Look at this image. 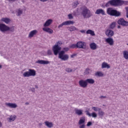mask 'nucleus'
<instances>
[{"instance_id":"obj_13","label":"nucleus","mask_w":128,"mask_h":128,"mask_svg":"<svg viewBox=\"0 0 128 128\" xmlns=\"http://www.w3.org/2000/svg\"><path fill=\"white\" fill-rule=\"evenodd\" d=\"M105 34L107 36H108V38H111V36H114V33L112 30H110V29L109 28L106 31Z\"/></svg>"},{"instance_id":"obj_15","label":"nucleus","mask_w":128,"mask_h":128,"mask_svg":"<svg viewBox=\"0 0 128 128\" xmlns=\"http://www.w3.org/2000/svg\"><path fill=\"white\" fill-rule=\"evenodd\" d=\"M105 42L108 44L110 46H114V39L112 38H108L105 40Z\"/></svg>"},{"instance_id":"obj_52","label":"nucleus","mask_w":128,"mask_h":128,"mask_svg":"<svg viewBox=\"0 0 128 128\" xmlns=\"http://www.w3.org/2000/svg\"><path fill=\"white\" fill-rule=\"evenodd\" d=\"M40 2H48L50 0H40Z\"/></svg>"},{"instance_id":"obj_44","label":"nucleus","mask_w":128,"mask_h":128,"mask_svg":"<svg viewBox=\"0 0 128 128\" xmlns=\"http://www.w3.org/2000/svg\"><path fill=\"white\" fill-rule=\"evenodd\" d=\"M47 54L48 56H52V52L50 50H48L47 52Z\"/></svg>"},{"instance_id":"obj_37","label":"nucleus","mask_w":128,"mask_h":128,"mask_svg":"<svg viewBox=\"0 0 128 128\" xmlns=\"http://www.w3.org/2000/svg\"><path fill=\"white\" fill-rule=\"evenodd\" d=\"M16 120V116H10L9 118V122H14Z\"/></svg>"},{"instance_id":"obj_33","label":"nucleus","mask_w":128,"mask_h":128,"mask_svg":"<svg viewBox=\"0 0 128 128\" xmlns=\"http://www.w3.org/2000/svg\"><path fill=\"white\" fill-rule=\"evenodd\" d=\"M98 114L99 116H104V112L100 110L98 112Z\"/></svg>"},{"instance_id":"obj_7","label":"nucleus","mask_w":128,"mask_h":128,"mask_svg":"<svg viewBox=\"0 0 128 128\" xmlns=\"http://www.w3.org/2000/svg\"><path fill=\"white\" fill-rule=\"evenodd\" d=\"M74 24V22L72 20L64 22L58 26V28H60L64 26H70V24Z\"/></svg>"},{"instance_id":"obj_1","label":"nucleus","mask_w":128,"mask_h":128,"mask_svg":"<svg viewBox=\"0 0 128 128\" xmlns=\"http://www.w3.org/2000/svg\"><path fill=\"white\" fill-rule=\"evenodd\" d=\"M81 10V14L84 18H90L92 16V13L87 7H83Z\"/></svg>"},{"instance_id":"obj_12","label":"nucleus","mask_w":128,"mask_h":128,"mask_svg":"<svg viewBox=\"0 0 128 128\" xmlns=\"http://www.w3.org/2000/svg\"><path fill=\"white\" fill-rule=\"evenodd\" d=\"M5 104L10 108H18V104L16 103L6 102Z\"/></svg>"},{"instance_id":"obj_55","label":"nucleus","mask_w":128,"mask_h":128,"mask_svg":"<svg viewBox=\"0 0 128 128\" xmlns=\"http://www.w3.org/2000/svg\"><path fill=\"white\" fill-rule=\"evenodd\" d=\"M118 28H120V26H118Z\"/></svg>"},{"instance_id":"obj_8","label":"nucleus","mask_w":128,"mask_h":128,"mask_svg":"<svg viewBox=\"0 0 128 128\" xmlns=\"http://www.w3.org/2000/svg\"><path fill=\"white\" fill-rule=\"evenodd\" d=\"M61 50L62 48H60V46H58V45H54L52 48V50L55 56H57L58 54L60 52V50Z\"/></svg>"},{"instance_id":"obj_41","label":"nucleus","mask_w":128,"mask_h":128,"mask_svg":"<svg viewBox=\"0 0 128 128\" xmlns=\"http://www.w3.org/2000/svg\"><path fill=\"white\" fill-rule=\"evenodd\" d=\"M62 44V41H58L55 45L57 46H60Z\"/></svg>"},{"instance_id":"obj_56","label":"nucleus","mask_w":128,"mask_h":128,"mask_svg":"<svg viewBox=\"0 0 128 128\" xmlns=\"http://www.w3.org/2000/svg\"><path fill=\"white\" fill-rule=\"evenodd\" d=\"M39 126H42V123H39Z\"/></svg>"},{"instance_id":"obj_18","label":"nucleus","mask_w":128,"mask_h":128,"mask_svg":"<svg viewBox=\"0 0 128 128\" xmlns=\"http://www.w3.org/2000/svg\"><path fill=\"white\" fill-rule=\"evenodd\" d=\"M52 22L53 20L52 19L48 20L44 24V28H48V26H50L52 24Z\"/></svg>"},{"instance_id":"obj_9","label":"nucleus","mask_w":128,"mask_h":128,"mask_svg":"<svg viewBox=\"0 0 128 128\" xmlns=\"http://www.w3.org/2000/svg\"><path fill=\"white\" fill-rule=\"evenodd\" d=\"M118 24H120L121 26H128V22L126 21L124 18H120L118 22Z\"/></svg>"},{"instance_id":"obj_45","label":"nucleus","mask_w":128,"mask_h":128,"mask_svg":"<svg viewBox=\"0 0 128 128\" xmlns=\"http://www.w3.org/2000/svg\"><path fill=\"white\" fill-rule=\"evenodd\" d=\"M126 16L127 18H128V7H126Z\"/></svg>"},{"instance_id":"obj_31","label":"nucleus","mask_w":128,"mask_h":128,"mask_svg":"<svg viewBox=\"0 0 128 128\" xmlns=\"http://www.w3.org/2000/svg\"><path fill=\"white\" fill-rule=\"evenodd\" d=\"M16 12L18 16H20V15L22 14V10L18 9Z\"/></svg>"},{"instance_id":"obj_42","label":"nucleus","mask_w":128,"mask_h":128,"mask_svg":"<svg viewBox=\"0 0 128 128\" xmlns=\"http://www.w3.org/2000/svg\"><path fill=\"white\" fill-rule=\"evenodd\" d=\"M68 18L69 20H72V18H74V16H72V14H68Z\"/></svg>"},{"instance_id":"obj_11","label":"nucleus","mask_w":128,"mask_h":128,"mask_svg":"<svg viewBox=\"0 0 128 128\" xmlns=\"http://www.w3.org/2000/svg\"><path fill=\"white\" fill-rule=\"evenodd\" d=\"M79 86L81 88H86L88 86V84L86 83V80H81L79 81Z\"/></svg>"},{"instance_id":"obj_49","label":"nucleus","mask_w":128,"mask_h":128,"mask_svg":"<svg viewBox=\"0 0 128 128\" xmlns=\"http://www.w3.org/2000/svg\"><path fill=\"white\" fill-rule=\"evenodd\" d=\"M31 91L32 92H36V88H31Z\"/></svg>"},{"instance_id":"obj_35","label":"nucleus","mask_w":128,"mask_h":128,"mask_svg":"<svg viewBox=\"0 0 128 128\" xmlns=\"http://www.w3.org/2000/svg\"><path fill=\"white\" fill-rule=\"evenodd\" d=\"M110 28H111V30H114V28H116V22H112L110 26Z\"/></svg>"},{"instance_id":"obj_16","label":"nucleus","mask_w":128,"mask_h":128,"mask_svg":"<svg viewBox=\"0 0 128 128\" xmlns=\"http://www.w3.org/2000/svg\"><path fill=\"white\" fill-rule=\"evenodd\" d=\"M96 14H102V16H106V12L102 9H98L95 12Z\"/></svg>"},{"instance_id":"obj_22","label":"nucleus","mask_w":128,"mask_h":128,"mask_svg":"<svg viewBox=\"0 0 128 128\" xmlns=\"http://www.w3.org/2000/svg\"><path fill=\"white\" fill-rule=\"evenodd\" d=\"M84 122H86V118L82 117L79 120L78 124L79 126H82V124H84Z\"/></svg>"},{"instance_id":"obj_34","label":"nucleus","mask_w":128,"mask_h":128,"mask_svg":"<svg viewBox=\"0 0 128 128\" xmlns=\"http://www.w3.org/2000/svg\"><path fill=\"white\" fill-rule=\"evenodd\" d=\"M92 110H94V112H99L100 110H102L100 108H98V107H96V106H93L92 108Z\"/></svg>"},{"instance_id":"obj_14","label":"nucleus","mask_w":128,"mask_h":128,"mask_svg":"<svg viewBox=\"0 0 128 128\" xmlns=\"http://www.w3.org/2000/svg\"><path fill=\"white\" fill-rule=\"evenodd\" d=\"M42 30H44V32H48V34H54V30L50 28H43Z\"/></svg>"},{"instance_id":"obj_5","label":"nucleus","mask_w":128,"mask_h":128,"mask_svg":"<svg viewBox=\"0 0 128 128\" xmlns=\"http://www.w3.org/2000/svg\"><path fill=\"white\" fill-rule=\"evenodd\" d=\"M36 72L34 69H29L28 71L25 72L23 74L24 78H30V76H36Z\"/></svg>"},{"instance_id":"obj_43","label":"nucleus","mask_w":128,"mask_h":128,"mask_svg":"<svg viewBox=\"0 0 128 128\" xmlns=\"http://www.w3.org/2000/svg\"><path fill=\"white\" fill-rule=\"evenodd\" d=\"M84 74H90V69L89 68L86 69L85 70Z\"/></svg>"},{"instance_id":"obj_23","label":"nucleus","mask_w":128,"mask_h":128,"mask_svg":"<svg viewBox=\"0 0 128 128\" xmlns=\"http://www.w3.org/2000/svg\"><path fill=\"white\" fill-rule=\"evenodd\" d=\"M45 126H47V128H52L54 126V124H52V122H50L48 121H46L44 122Z\"/></svg>"},{"instance_id":"obj_10","label":"nucleus","mask_w":128,"mask_h":128,"mask_svg":"<svg viewBox=\"0 0 128 128\" xmlns=\"http://www.w3.org/2000/svg\"><path fill=\"white\" fill-rule=\"evenodd\" d=\"M0 30L2 32L8 30V26L4 24H0Z\"/></svg>"},{"instance_id":"obj_20","label":"nucleus","mask_w":128,"mask_h":128,"mask_svg":"<svg viewBox=\"0 0 128 128\" xmlns=\"http://www.w3.org/2000/svg\"><path fill=\"white\" fill-rule=\"evenodd\" d=\"M38 34V30H33L31 31L28 34V37L30 38H34V36H36Z\"/></svg>"},{"instance_id":"obj_19","label":"nucleus","mask_w":128,"mask_h":128,"mask_svg":"<svg viewBox=\"0 0 128 128\" xmlns=\"http://www.w3.org/2000/svg\"><path fill=\"white\" fill-rule=\"evenodd\" d=\"M36 64H50V61L44 60H38L36 62Z\"/></svg>"},{"instance_id":"obj_53","label":"nucleus","mask_w":128,"mask_h":128,"mask_svg":"<svg viewBox=\"0 0 128 128\" xmlns=\"http://www.w3.org/2000/svg\"><path fill=\"white\" fill-rule=\"evenodd\" d=\"M25 104H26V106H28V104H30V102H26L25 103Z\"/></svg>"},{"instance_id":"obj_50","label":"nucleus","mask_w":128,"mask_h":128,"mask_svg":"<svg viewBox=\"0 0 128 128\" xmlns=\"http://www.w3.org/2000/svg\"><path fill=\"white\" fill-rule=\"evenodd\" d=\"M100 98H102V100L104 99V98H106V96H101L100 97Z\"/></svg>"},{"instance_id":"obj_38","label":"nucleus","mask_w":128,"mask_h":128,"mask_svg":"<svg viewBox=\"0 0 128 128\" xmlns=\"http://www.w3.org/2000/svg\"><path fill=\"white\" fill-rule=\"evenodd\" d=\"M70 48H78V44H72V45L70 46Z\"/></svg>"},{"instance_id":"obj_24","label":"nucleus","mask_w":128,"mask_h":128,"mask_svg":"<svg viewBox=\"0 0 128 128\" xmlns=\"http://www.w3.org/2000/svg\"><path fill=\"white\" fill-rule=\"evenodd\" d=\"M110 66L106 62H104L102 64V68H110Z\"/></svg>"},{"instance_id":"obj_6","label":"nucleus","mask_w":128,"mask_h":128,"mask_svg":"<svg viewBox=\"0 0 128 128\" xmlns=\"http://www.w3.org/2000/svg\"><path fill=\"white\" fill-rule=\"evenodd\" d=\"M77 48H82L86 50V43L84 42L80 41L77 43Z\"/></svg>"},{"instance_id":"obj_54","label":"nucleus","mask_w":128,"mask_h":128,"mask_svg":"<svg viewBox=\"0 0 128 128\" xmlns=\"http://www.w3.org/2000/svg\"><path fill=\"white\" fill-rule=\"evenodd\" d=\"M2 124L0 121V128H2Z\"/></svg>"},{"instance_id":"obj_39","label":"nucleus","mask_w":128,"mask_h":128,"mask_svg":"<svg viewBox=\"0 0 128 128\" xmlns=\"http://www.w3.org/2000/svg\"><path fill=\"white\" fill-rule=\"evenodd\" d=\"M78 2H74V3L72 4V8H76V6H78Z\"/></svg>"},{"instance_id":"obj_40","label":"nucleus","mask_w":128,"mask_h":128,"mask_svg":"<svg viewBox=\"0 0 128 128\" xmlns=\"http://www.w3.org/2000/svg\"><path fill=\"white\" fill-rule=\"evenodd\" d=\"M8 30H10V32H14V26H12V27H8Z\"/></svg>"},{"instance_id":"obj_2","label":"nucleus","mask_w":128,"mask_h":128,"mask_svg":"<svg viewBox=\"0 0 128 128\" xmlns=\"http://www.w3.org/2000/svg\"><path fill=\"white\" fill-rule=\"evenodd\" d=\"M126 4V2L122 0H111L108 2L106 4L105 6H118Z\"/></svg>"},{"instance_id":"obj_51","label":"nucleus","mask_w":128,"mask_h":128,"mask_svg":"<svg viewBox=\"0 0 128 128\" xmlns=\"http://www.w3.org/2000/svg\"><path fill=\"white\" fill-rule=\"evenodd\" d=\"M80 32H82V34H85L86 33V30H80Z\"/></svg>"},{"instance_id":"obj_4","label":"nucleus","mask_w":128,"mask_h":128,"mask_svg":"<svg viewBox=\"0 0 128 128\" xmlns=\"http://www.w3.org/2000/svg\"><path fill=\"white\" fill-rule=\"evenodd\" d=\"M106 12L108 14L112 16H120V12L116 10H114V8H108L106 10Z\"/></svg>"},{"instance_id":"obj_27","label":"nucleus","mask_w":128,"mask_h":128,"mask_svg":"<svg viewBox=\"0 0 128 128\" xmlns=\"http://www.w3.org/2000/svg\"><path fill=\"white\" fill-rule=\"evenodd\" d=\"M86 82L87 84V86H88V84H94V80L93 79H86Z\"/></svg>"},{"instance_id":"obj_17","label":"nucleus","mask_w":128,"mask_h":128,"mask_svg":"<svg viewBox=\"0 0 128 128\" xmlns=\"http://www.w3.org/2000/svg\"><path fill=\"white\" fill-rule=\"evenodd\" d=\"M86 114L87 116H92V118H96L98 117V114H96V113L95 112H93L90 114L88 110H86Z\"/></svg>"},{"instance_id":"obj_30","label":"nucleus","mask_w":128,"mask_h":128,"mask_svg":"<svg viewBox=\"0 0 128 128\" xmlns=\"http://www.w3.org/2000/svg\"><path fill=\"white\" fill-rule=\"evenodd\" d=\"M95 76H96L102 77L104 76V74L102 72H97L95 73Z\"/></svg>"},{"instance_id":"obj_47","label":"nucleus","mask_w":128,"mask_h":128,"mask_svg":"<svg viewBox=\"0 0 128 128\" xmlns=\"http://www.w3.org/2000/svg\"><path fill=\"white\" fill-rule=\"evenodd\" d=\"M92 122H88L87 123L86 126H92Z\"/></svg>"},{"instance_id":"obj_26","label":"nucleus","mask_w":128,"mask_h":128,"mask_svg":"<svg viewBox=\"0 0 128 128\" xmlns=\"http://www.w3.org/2000/svg\"><path fill=\"white\" fill-rule=\"evenodd\" d=\"M2 22H5V24H10V19L8 18H2L1 19Z\"/></svg>"},{"instance_id":"obj_57","label":"nucleus","mask_w":128,"mask_h":128,"mask_svg":"<svg viewBox=\"0 0 128 128\" xmlns=\"http://www.w3.org/2000/svg\"><path fill=\"white\" fill-rule=\"evenodd\" d=\"M2 68V66L0 65V68Z\"/></svg>"},{"instance_id":"obj_32","label":"nucleus","mask_w":128,"mask_h":128,"mask_svg":"<svg viewBox=\"0 0 128 128\" xmlns=\"http://www.w3.org/2000/svg\"><path fill=\"white\" fill-rule=\"evenodd\" d=\"M66 72H76V70L70 68H66Z\"/></svg>"},{"instance_id":"obj_46","label":"nucleus","mask_w":128,"mask_h":128,"mask_svg":"<svg viewBox=\"0 0 128 128\" xmlns=\"http://www.w3.org/2000/svg\"><path fill=\"white\" fill-rule=\"evenodd\" d=\"M79 128H86V124H83L82 125H80Z\"/></svg>"},{"instance_id":"obj_25","label":"nucleus","mask_w":128,"mask_h":128,"mask_svg":"<svg viewBox=\"0 0 128 128\" xmlns=\"http://www.w3.org/2000/svg\"><path fill=\"white\" fill-rule=\"evenodd\" d=\"M74 110H75V114H78V116H82V110H78L76 108Z\"/></svg>"},{"instance_id":"obj_21","label":"nucleus","mask_w":128,"mask_h":128,"mask_svg":"<svg viewBox=\"0 0 128 128\" xmlns=\"http://www.w3.org/2000/svg\"><path fill=\"white\" fill-rule=\"evenodd\" d=\"M90 48L91 50H94L98 48V46L94 42H92L90 44Z\"/></svg>"},{"instance_id":"obj_36","label":"nucleus","mask_w":128,"mask_h":128,"mask_svg":"<svg viewBox=\"0 0 128 128\" xmlns=\"http://www.w3.org/2000/svg\"><path fill=\"white\" fill-rule=\"evenodd\" d=\"M70 32H74V30H78V28H76L74 26H72L70 28Z\"/></svg>"},{"instance_id":"obj_48","label":"nucleus","mask_w":128,"mask_h":128,"mask_svg":"<svg viewBox=\"0 0 128 128\" xmlns=\"http://www.w3.org/2000/svg\"><path fill=\"white\" fill-rule=\"evenodd\" d=\"M76 56V54H74L70 56V58H74Z\"/></svg>"},{"instance_id":"obj_29","label":"nucleus","mask_w":128,"mask_h":128,"mask_svg":"<svg viewBox=\"0 0 128 128\" xmlns=\"http://www.w3.org/2000/svg\"><path fill=\"white\" fill-rule=\"evenodd\" d=\"M86 34H90L91 36H94V32L92 30H88L86 31Z\"/></svg>"},{"instance_id":"obj_3","label":"nucleus","mask_w":128,"mask_h":128,"mask_svg":"<svg viewBox=\"0 0 128 128\" xmlns=\"http://www.w3.org/2000/svg\"><path fill=\"white\" fill-rule=\"evenodd\" d=\"M63 50H62L59 52L58 58H60V60H68L70 56H68V54H64L66 52H68L70 48L68 47L64 48Z\"/></svg>"},{"instance_id":"obj_28","label":"nucleus","mask_w":128,"mask_h":128,"mask_svg":"<svg viewBox=\"0 0 128 128\" xmlns=\"http://www.w3.org/2000/svg\"><path fill=\"white\" fill-rule=\"evenodd\" d=\"M123 55L125 60H128V52L127 50L123 52Z\"/></svg>"}]
</instances>
